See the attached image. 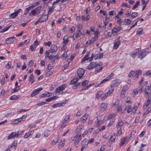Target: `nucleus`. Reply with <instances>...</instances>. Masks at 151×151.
Returning <instances> with one entry per match:
<instances>
[{"label":"nucleus","mask_w":151,"mask_h":151,"mask_svg":"<svg viewBox=\"0 0 151 151\" xmlns=\"http://www.w3.org/2000/svg\"><path fill=\"white\" fill-rule=\"evenodd\" d=\"M146 49L143 50L140 52H139L138 58L142 60L145 57L149 52L148 51H146Z\"/></svg>","instance_id":"f257e3e1"},{"label":"nucleus","mask_w":151,"mask_h":151,"mask_svg":"<svg viewBox=\"0 0 151 151\" xmlns=\"http://www.w3.org/2000/svg\"><path fill=\"white\" fill-rule=\"evenodd\" d=\"M102 65V63L100 62L98 63H96V66H95L96 70L95 73H97L99 72L102 69V67L101 65Z\"/></svg>","instance_id":"f03ea898"},{"label":"nucleus","mask_w":151,"mask_h":151,"mask_svg":"<svg viewBox=\"0 0 151 151\" xmlns=\"http://www.w3.org/2000/svg\"><path fill=\"white\" fill-rule=\"evenodd\" d=\"M151 90L149 87L148 86H146L145 88L144 89V95L145 96L148 95V96L151 95L150 93Z\"/></svg>","instance_id":"7ed1b4c3"},{"label":"nucleus","mask_w":151,"mask_h":151,"mask_svg":"<svg viewBox=\"0 0 151 151\" xmlns=\"http://www.w3.org/2000/svg\"><path fill=\"white\" fill-rule=\"evenodd\" d=\"M42 89V88H39L37 89L34 90L31 94V96L32 97L37 94Z\"/></svg>","instance_id":"20e7f679"},{"label":"nucleus","mask_w":151,"mask_h":151,"mask_svg":"<svg viewBox=\"0 0 151 151\" xmlns=\"http://www.w3.org/2000/svg\"><path fill=\"white\" fill-rule=\"evenodd\" d=\"M78 76L80 78L83 76L84 73V70L81 68H79L77 70Z\"/></svg>","instance_id":"39448f33"},{"label":"nucleus","mask_w":151,"mask_h":151,"mask_svg":"<svg viewBox=\"0 0 151 151\" xmlns=\"http://www.w3.org/2000/svg\"><path fill=\"white\" fill-rule=\"evenodd\" d=\"M21 11V9H19L18 10H14V12L12 13L11 14V18H14L16 17L17 16L18 14Z\"/></svg>","instance_id":"423d86ee"},{"label":"nucleus","mask_w":151,"mask_h":151,"mask_svg":"<svg viewBox=\"0 0 151 151\" xmlns=\"http://www.w3.org/2000/svg\"><path fill=\"white\" fill-rule=\"evenodd\" d=\"M139 49H136L135 50L132 52L130 54V56L134 58L135 56L139 54Z\"/></svg>","instance_id":"0eeeda50"},{"label":"nucleus","mask_w":151,"mask_h":151,"mask_svg":"<svg viewBox=\"0 0 151 151\" xmlns=\"http://www.w3.org/2000/svg\"><path fill=\"white\" fill-rule=\"evenodd\" d=\"M91 58H90V57H88V55L86 54L85 56L81 60V62L83 63L86 60H88L89 58V61H91L92 60V59L93 58V54H92V55L91 57Z\"/></svg>","instance_id":"6e6552de"},{"label":"nucleus","mask_w":151,"mask_h":151,"mask_svg":"<svg viewBox=\"0 0 151 151\" xmlns=\"http://www.w3.org/2000/svg\"><path fill=\"white\" fill-rule=\"evenodd\" d=\"M120 44L121 42L119 40H115V42L114 43L113 49L115 50L118 47Z\"/></svg>","instance_id":"1a4fd4ad"},{"label":"nucleus","mask_w":151,"mask_h":151,"mask_svg":"<svg viewBox=\"0 0 151 151\" xmlns=\"http://www.w3.org/2000/svg\"><path fill=\"white\" fill-rule=\"evenodd\" d=\"M15 38L14 37L7 38L6 40V44H8L12 43L15 40Z\"/></svg>","instance_id":"9d476101"},{"label":"nucleus","mask_w":151,"mask_h":151,"mask_svg":"<svg viewBox=\"0 0 151 151\" xmlns=\"http://www.w3.org/2000/svg\"><path fill=\"white\" fill-rule=\"evenodd\" d=\"M26 115H23L21 117L15 119L14 120L15 122V123L16 124L18 123L19 122H21L22 119H24L26 118Z\"/></svg>","instance_id":"9b49d317"},{"label":"nucleus","mask_w":151,"mask_h":151,"mask_svg":"<svg viewBox=\"0 0 151 151\" xmlns=\"http://www.w3.org/2000/svg\"><path fill=\"white\" fill-rule=\"evenodd\" d=\"M57 47L56 45H51L50 48V52L52 53H53L57 51Z\"/></svg>","instance_id":"f8f14e48"},{"label":"nucleus","mask_w":151,"mask_h":151,"mask_svg":"<svg viewBox=\"0 0 151 151\" xmlns=\"http://www.w3.org/2000/svg\"><path fill=\"white\" fill-rule=\"evenodd\" d=\"M52 93L48 92H45L43 94H41L40 95V97L42 98L45 96L49 97L51 95Z\"/></svg>","instance_id":"ddd939ff"},{"label":"nucleus","mask_w":151,"mask_h":151,"mask_svg":"<svg viewBox=\"0 0 151 151\" xmlns=\"http://www.w3.org/2000/svg\"><path fill=\"white\" fill-rule=\"evenodd\" d=\"M88 117V115L86 114H84L81 118L80 121L81 123H84L85 122Z\"/></svg>","instance_id":"4468645a"},{"label":"nucleus","mask_w":151,"mask_h":151,"mask_svg":"<svg viewBox=\"0 0 151 151\" xmlns=\"http://www.w3.org/2000/svg\"><path fill=\"white\" fill-rule=\"evenodd\" d=\"M48 18V16L47 15H44L41 17L40 19L41 22H43L46 21L47 19Z\"/></svg>","instance_id":"2eb2a0df"},{"label":"nucleus","mask_w":151,"mask_h":151,"mask_svg":"<svg viewBox=\"0 0 151 151\" xmlns=\"http://www.w3.org/2000/svg\"><path fill=\"white\" fill-rule=\"evenodd\" d=\"M96 66V63L94 62L91 63L88 66L87 69H91L94 68Z\"/></svg>","instance_id":"dca6fc26"},{"label":"nucleus","mask_w":151,"mask_h":151,"mask_svg":"<svg viewBox=\"0 0 151 151\" xmlns=\"http://www.w3.org/2000/svg\"><path fill=\"white\" fill-rule=\"evenodd\" d=\"M124 124L123 122L121 120H119L118 121V122L116 126V127L117 129L121 128V127Z\"/></svg>","instance_id":"f3484780"},{"label":"nucleus","mask_w":151,"mask_h":151,"mask_svg":"<svg viewBox=\"0 0 151 151\" xmlns=\"http://www.w3.org/2000/svg\"><path fill=\"white\" fill-rule=\"evenodd\" d=\"M122 27H119L117 28H114L112 29V33H117L118 32L120 31Z\"/></svg>","instance_id":"a211bd4d"},{"label":"nucleus","mask_w":151,"mask_h":151,"mask_svg":"<svg viewBox=\"0 0 151 151\" xmlns=\"http://www.w3.org/2000/svg\"><path fill=\"white\" fill-rule=\"evenodd\" d=\"M65 143V140L64 139H62L58 144V147L59 149L61 148L64 145Z\"/></svg>","instance_id":"6ab92c4d"},{"label":"nucleus","mask_w":151,"mask_h":151,"mask_svg":"<svg viewBox=\"0 0 151 151\" xmlns=\"http://www.w3.org/2000/svg\"><path fill=\"white\" fill-rule=\"evenodd\" d=\"M15 137H17L16 133L15 132H13L11 133L8 137V139H10Z\"/></svg>","instance_id":"aec40b11"},{"label":"nucleus","mask_w":151,"mask_h":151,"mask_svg":"<svg viewBox=\"0 0 151 151\" xmlns=\"http://www.w3.org/2000/svg\"><path fill=\"white\" fill-rule=\"evenodd\" d=\"M88 140L86 139H84L82 142L81 144L82 146L87 147L88 146Z\"/></svg>","instance_id":"412c9836"},{"label":"nucleus","mask_w":151,"mask_h":151,"mask_svg":"<svg viewBox=\"0 0 151 151\" xmlns=\"http://www.w3.org/2000/svg\"><path fill=\"white\" fill-rule=\"evenodd\" d=\"M121 82L118 80H116L112 82L113 85L116 86H118Z\"/></svg>","instance_id":"4be33fe9"},{"label":"nucleus","mask_w":151,"mask_h":151,"mask_svg":"<svg viewBox=\"0 0 151 151\" xmlns=\"http://www.w3.org/2000/svg\"><path fill=\"white\" fill-rule=\"evenodd\" d=\"M107 104H106L102 103L100 106V109L101 111H104L106 108L107 107Z\"/></svg>","instance_id":"5701e85b"},{"label":"nucleus","mask_w":151,"mask_h":151,"mask_svg":"<svg viewBox=\"0 0 151 151\" xmlns=\"http://www.w3.org/2000/svg\"><path fill=\"white\" fill-rule=\"evenodd\" d=\"M65 103L63 102H62L59 103L55 104L52 106V107L54 108H55L58 107H60L61 106H63L64 104Z\"/></svg>","instance_id":"b1692460"},{"label":"nucleus","mask_w":151,"mask_h":151,"mask_svg":"<svg viewBox=\"0 0 151 151\" xmlns=\"http://www.w3.org/2000/svg\"><path fill=\"white\" fill-rule=\"evenodd\" d=\"M143 88L142 87L140 89H134L133 90V92L135 94L138 93H141L143 91V90L142 88Z\"/></svg>","instance_id":"393cba45"},{"label":"nucleus","mask_w":151,"mask_h":151,"mask_svg":"<svg viewBox=\"0 0 151 151\" xmlns=\"http://www.w3.org/2000/svg\"><path fill=\"white\" fill-rule=\"evenodd\" d=\"M63 43L65 44V45H66V44L68 43V37L67 36H65L63 39Z\"/></svg>","instance_id":"a878e982"},{"label":"nucleus","mask_w":151,"mask_h":151,"mask_svg":"<svg viewBox=\"0 0 151 151\" xmlns=\"http://www.w3.org/2000/svg\"><path fill=\"white\" fill-rule=\"evenodd\" d=\"M116 138V136L114 134H112L111 135L109 139V140L111 142H114Z\"/></svg>","instance_id":"bb28decb"},{"label":"nucleus","mask_w":151,"mask_h":151,"mask_svg":"<svg viewBox=\"0 0 151 151\" xmlns=\"http://www.w3.org/2000/svg\"><path fill=\"white\" fill-rule=\"evenodd\" d=\"M20 96H17L15 95H13L11 96L9 99L11 100H16L19 98Z\"/></svg>","instance_id":"cd10ccee"},{"label":"nucleus","mask_w":151,"mask_h":151,"mask_svg":"<svg viewBox=\"0 0 151 151\" xmlns=\"http://www.w3.org/2000/svg\"><path fill=\"white\" fill-rule=\"evenodd\" d=\"M42 7L41 6H38L37 7L35 8V9L37 13V15L39 14L40 15V14L41 13V10L42 8Z\"/></svg>","instance_id":"c85d7f7f"},{"label":"nucleus","mask_w":151,"mask_h":151,"mask_svg":"<svg viewBox=\"0 0 151 151\" xmlns=\"http://www.w3.org/2000/svg\"><path fill=\"white\" fill-rule=\"evenodd\" d=\"M36 14L37 15V13L35 9L33 10H32L31 11V12H30L29 13V15L30 16H35L36 15Z\"/></svg>","instance_id":"c756f323"},{"label":"nucleus","mask_w":151,"mask_h":151,"mask_svg":"<svg viewBox=\"0 0 151 151\" xmlns=\"http://www.w3.org/2000/svg\"><path fill=\"white\" fill-rule=\"evenodd\" d=\"M142 71L140 70H138L136 71L135 72L134 77L137 78L138 76L141 73Z\"/></svg>","instance_id":"7c9ffc66"},{"label":"nucleus","mask_w":151,"mask_h":151,"mask_svg":"<svg viewBox=\"0 0 151 151\" xmlns=\"http://www.w3.org/2000/svg\"><path fill=\"white\" fill-rule=\"evenodd\" d=\"M81 32L80 29L77 30L76 32V34L75 35V37H80L81 35Z\"/></svg>","instance_id":"2f4dec72"},{"label":"nucleus","mask_w":151,"mask_h":151,"mask_svg":"<svg viewBox=\"0 0 151 151\" xmlns=\"http://www.w3.org/2000/svg\"><path fill=\"white\" fill-rule=\"evenodd\" d=\"M151 102V98L150 97H149L147 100L145 104L146 107H148L149 105L150 104Z\"/></svg>","instance_id":"473e14b6"},{"label":"nucleus","mask_w":151,"mask_h":151,"mask_svg":"<svg viewBox=\"0 0 151 151\" xmlns=\"http://www.w3.org/2000/svg\"><path fill=\"white\" fill-rule=\"evenodd\" d=\"M58 139L57 137L55 138L51 142V145H54L58 142Z\"/></svg>","instance_id":"72a5a7b5"},{"label":"nucleus","mask_w":151,"mask_h":151,"mask_svg":"<svg viewBox=\"0 0 151 151\" xmlns=\"http://www.w3.org/2000/svg\"><path fill=\"white\" fill-rule=\"evenodd\" d=\"M127 113L128 114L130 112L132 111L133 112V109L132 108L131 106L129 105L127 107Z\"/></svg>","instance_id":"f704fd0d"},{"label":"nucleus","mask_w":151,"mask_h":151,"mask_svg":"<svg viewBox=\"0 0 151 151\" xmlns=\"http://www.w3.org/2000/svg\"><path fill=\"white\" fill-rule=\"evenodd\" d=\"M55 8V7H54L53 6H52V7H50L48 9V14H51Z\"/></svg>","instance_id":"c9c22d12"},{"label":"nucleus","mask_w":151,"mask_h":151,"mask_svg":"<svg viewBox=\"0 0 151 151\" xmlns=\"http://www.w3.org/2000/svg\"><path fill=\"white\" fill-rule=\"evenodd\" d=\"M31 133H32V131H29L27 133H26L25 134L24 136V138H27L31 134Z\"/></svg>","instance_id":"e433bc0d"},{"label":"nucleus","mask_w":151,"mask_h":151,"mask_svg":"<svg viewBox=\"0 0 151 151\" xmlns=\"http://www.w3.org/2000/svg\"><path fill=\"white\" fill-rule=\"evenodd\" d=\"M75 140L76 141H78V142H79L80 141L81 139V135H76L75 136Z\"/></svg>","instance_id":"4c0bfd02"},{"label":"nucleus","mask_w":151,"mask_h":151,"mask_svg":"<svg viewBox=\"0 0 151 151\" xmlns=\"http://www.w3.org/2000/svg\"><path fill=\"white\" fill-rule=\"evenodd\" d=\"M83 128V126L82 125H80L78 126L77 128V130L78 132H81V130Z\"/></svg>","instance_id":"58836bf2"},{"label":"nucleus","mask_w":151,"mask_h":151,"mask_svg":"<svg viewBox=\"0 0 151 151\" xmlns=\"http://www.w3.org/2000/svg\"><path fill=\"white\" fill-rule=\"evenodd\" d=\"M103 91H97L96 94V97L99 98L100 97L101 95L102 94Z\"/></svg>","instance_id":"ea45409f"},{"label":"nucleus","mask_w":151,"mask_h":151,"mask_svg":"<svg viewBox=\"0 0 151 151\" xmlns=\"http://www.w3.org/2000/svg\"><path fill=\"white\" fill-rule=\"evenodd\" d=\"M78 81V79L77 78H74L70 82V84H73L75 85L76 82Z\"/></svg>","instance_id":"a19ab883"},{"label":"nucleus","mask_w":151,"mask_h":151,"mask_svg":"<svg viewBox=\"0 0 151 151\" xmlns=\"http://www.w3.org/2000/svg\"><path fill=\"white\" fill-rule=\"evenodd\" d=\"M55 91L56 93H60V94H63V91L60 89H59L58 87L56 88Z\"/></svg>","instance_id":"79ce46f5"},{"label":"nucleus","mask_w":151,"mask_h":151,"mask_svg":"<svg viewBox=\"0 0 151 151\" xmlns=\"http://www.w3.org/2000/svg\"><path fill=\"white\" fill-rule=\"evenodd\" d=\"M50 132L48 130H46L44 132V136L45 137H47L50 134Z\"/></svg>","instance_id":"37998d69"},{"label":"nucleus","mask_w":151,"mask_h":151,"mask_svg":"<svg viewBox=\"0 0 151 151\" xmlns=\"http://www.w3.org/2000/svg\"><path fill=\"white\" fill-rule=\"evenodd\" d=\"M109 92L108 91L107 92L105 93L104 94V96H103L102 97V98H101L102 100H104L106 98V96H108L110 95V94Z\"/></svg>","instance_id":"c03bdc74"},{"label":"nucleus","mask_w":151,"mask_h":151,"mask_svg":"<svg viewBox=\"0 0 151 151\" xmlns=\"http://www.w3.org/2000/svg\"><path fill=\"white\" fill-rule=\"evenodd\" d=\"M66 87L65 84H62L58 87L59 89H60L62 91L65 89Z\"/></svg>","instance_id":"a18cd8bd"},{"label":"nucleus","mask_w":151,"mask_h":151,"mask_svg":"<svg viewBox=\"0 0 151 151\" xmlns=\"http://www.w3.org/2000/svg\"><path fill=\"white\" fill-rule=\"evenodd\" d=\"M142 28H139L137 29V34L140 35L142 34Z\"/></svg>","instance_id":"49530a36"},{"label":"nucleus","mask_w":151,"mask_h":151,"mask_svg":"<svg viewBox=\"0 0 151 151\" xmlns=\"http://www.w3.org/2000/svg\"><path fill=\"white\" fill-rule=\"evenodd\" d=\"M131 20L129 19H125L124 23L125 24L127 25L131 23Z\"/></svg>","instance_id":"de8ad7c7"},{"label":"nucleus","mask_w":151,"mask_h":151,"mask_svg":"<svg viewBox=\"0 0 151 151\" xmlns=\"http://www.w3.org/2000/svg\"><path fill=\"white\" fill-rule=\"evenodd\" d=\"M88 82L89 81L88 80H85L82 82L81 85L83 86H85L86 85L88 84Z\"/></svg>","instance_id":"09e8293b"},{"label":"nucleus","mask_w":151,"mask_h":151,"mask_svg":"<svg viewBox=\"0 0 151 151\" xmlns=\"http://www.w3.org/2000/svg\"><path fill=\"white\" fill-rule=\"evenodd\" d=\"M80 82H78V81L77 82H76L75 85H74V86H73V89H75L78 86L80 85Z\"/></svg>","instance_id":"8fccbe9b"},{"label":"nucleus","mask_w":151,"mask_h":151,"mask_svg":"<svg viewBox=\"0 0 151 151\" xmlns=\"http://www.w3.org/2000/svg\"><path fill=\"white\" fill-rule=\"evenodd\" d=\"M139 3L140 2L139 1H137L136 4L134 5V6L133 7L132 9H134L136 8H137L138 5H139Z\"/></svg>","instance_id":"3c124183"},{"label":"nucleus","mask_w":151,"mask_h":151,"mask_svg":"<svg viewBox=\"0 0 151 151\" xmlns=\"http://www.w3.org/2000/svg\"><path fill=\"white\" fill-rule=\"evenodd\" d=\"M144 75L145 76H151V70L148 71L145 74H144Z\"/></svg>","instance_id":"603ef678"},{"label":"nucleus","mask_w":151,"mask_h":151,"mask_svg":"<svg viewBox=\"0 0 151 151\" xmlns=\"http://www.w3.org/2000/svg\"><path fill=\"white\" fill-rule=\"evenodd\" d=\"M34 63L32 60H30L29 61V63L27 65V66L29 67H31L33 66Z\"/></svg>","instance_id":"864d4df0"},{"label":"nucleus","mask_w":151,"mask_h":151,"mask_svg":"<svg viewBox=\"0 0 151 151\" xmlns=\"http://www.w3.org/2000/svg\"><path fill=\"white\" fill-rule=\"evenodd\" d=\"M18 87L17 86L16 87L14 88L12 90V92L15 93L16 92L18 91L19 90V88H18Z\"/></svg>","instance_id":"5fc2aeb1"},{"label":"nucleus","mask_w":151,"mask_h":151,"mask_svg":"<svg viewBox=\"0 0 151 151\" xmlns=\"http://www.w3.org/2000/svg\"><path fill=\"white\" fill-rule=\"evenodd\" d=\"M68 123V122H65L64 121L63 122V124L61 125V127L63 129L66 126V124Z\"/></svg>","instance_id":"6e6d98bb"},{"label":"nucleus","mask_w":151,"mask_h":151,"mask_svg":"<svg viewBox=\"0 0 151 151\" xmlns=\"http://www.w3.org/2000/svg\"><path fill=\"white\" fill-rule=\"evenodd\" d=\"M34 76L33 74H31L29 78V82L31 81L32 80H34Z\"/></svg>","instance_id":"4d7b16f0"},{"label":"nucleus","mask_w":151,"mask_h":151,"mask_svg":"<svg viewBox=\"0 0 151 151\" xmlns=\"http://www.w3.org/2000/svg\"><path fill=\"white\" fill-rule=\"evenodd\" d=\"M45 58H46L48 57H49V55L50 54V50H47L46 51V52L45 53Z\"/></svg>","instance_id":"13d9d810"},{"label":"nucleus","mask_w":151,"mask_h":151,"mask_svg":"<svg viewBox=\"0 0 151 151\" xmlns=\"http://www.w3.org/2000/svg\"><path fill=\"white\" fill-rule=\"evenodd\" d=\"M24 131H18L17 133H16V135L17 137H18L20 136L22 134V133H23Z\"/></svg>","instance_id":"bf43d9fd"},{"label":"nucleus","mask_w":151,"mask_h":151,"mask_svg":"<svg viewBox=\"0 0 151 151\" xmlns=\"http://www.w3.org/2000/svg\"><path fill=\"white\" fill-rule=\"evenodd\" d=\"M134 73L133 71H131L128 75V77L130 78H132L133 77Z\"/></svg>","instance_id":"052dcab7"},{"label":"nucleus","mask_w":151,"mask_h":151,"mask_svg":"<svg viewBox=\"0 0 151 151\" xmlns=\"http://www.w3.org/2000/svg\"><path fill=\"white\" fill-rule=\"evenodd\" d=\"M70 117V115H68L65 116L64 119V121L65 122H68V120L69 119Z\"/></svg>","instance_id":"680f3d73"},{"label":"nucleus","mask_w":151,"mask_h":151,"mask_svg":"<svg viewBox=\"0 0 151 151\" xmlns=\"http://www.w3.org/2000/svg\"><path fill=\"white\" fill-rule=\"evenodd\" d=\"M11 62H9L8 63L5 65L6 68L8 69H9L10 67H11Z\"/></svg>","instance_id":"e2e57ef3"},{"label":"nucleus","mask_w":151,"mask_h":151,"mask_svg":"<svg viewBox=\"0 0 151 151\" xmlns=\"http://www.w3.org/2000/svg\"><path fill=\"white\" fill-rule=\"evenodd\" d=\"M137 13L134 12L131 15V17L132 18H134L137 16Z\"/></svg>","instance_id":"0e129e2a"},{"label":"nucleus","mask_w":151,"mask_h":151,"mask_svg":"<svg viewBox=\"0 0 151 151\" xmlns=\"http://www.w3.org/2000/svg\"><path fill=\"white\" fill-rule=\"evenodd\" d=\"M128 89V87L127 85H125L124 86L122 90L126 92V91Z\"/></svg>","instance_id":"69168bd1"},{"label":"nucleus","mask_w":151,"mask_h":151,"mask_svg":"<svg viewBox=\"0 0 151 151\" xmlns=\"http://www.w3.org/2000/svg\"><path fill=\"white\" fill-rule=\"evenodd\" d=\"M51 44V42L49 41L48 42H44V45H47L48 46H50V45Z\"/></svg>","instance_id":"338daca9"},{"label":"nucleus","mask_w":151,"mask_h":151,"mask_svg":"<svg viewBox=\"0 0 151 151\" xmlns=\"http://www.w3.org/2000/svg\"><path fill=\"white\" fill-rule=\"evenodd\" d=\"M125 139H122L121 140V141L120 142V146H122L125 143Z\"/></svg>","instance_id":"774afa93"}]
</instances>
